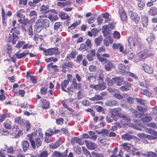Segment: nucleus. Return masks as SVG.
<instances>
[{"mask_svg":"<svg viewBox=\"0 0 157 157\" xmlns=\"http://www.w3.org/2000/svg\"><path fill=\"white\" fill-rule=\"evenodd\" d=\"M121 110L120 108L112 109L110 110L111 113V117L115 121H117L119 117L122 118L121 121L122 124H128L130 121V118L128 116L119 113V112Z\"/></svg>","mask_w":157,"mask_h":157,"instance_id":"f257e3e1","label":"nucleus"},{"mask_svg":"<svg viewBox=\"0 0 157 157\" xmlns=\"http://www.w3.org/2000/svg\"><path fill=\"white\" fill-rule=\"evenodd\" d=\"M49 21L48 19L39 18L35 23L34 27L36 32L40 33L42 27L46 29L49 26Z\"/></svg>","mask_w":157,"mask_h":157,"instance_id":"f03ea898","label":"nucleus"},{"mask_svg":"<svg viewBox=\"0 0 157 157\" xmlns=\"http://www.w3.org/2000/svg\"><path fill=\"white\" fill-rule=\"evenodd\" d=\"M134 117L139 118L142 117L141 120L143 122H147L151 120L153 118V114L151 113L144 114L141 113H138L137 112L133 109L131 110Z\"/></svg>","mask_w":157,"mask_h":157,"instance_id":"7ed1b4c3","label":"nucleus"},{"mask_svg":"<svg viewBox=\"0 0 157 157\" xmlns=\"http://www.w3.org/2000/svg\"><path fill=\"white\" fill-rule=\"evenodd\" d=\"M34 134L32 133L30 134H28V136L29 138V139L31 143V145L35 149L36 148L35 143L37 147H40L41 144V142L40 140V139L38 138L36 140L35 142L34 141Z\"/></svg>","mask_w":157,"mask_h":157,"instance_id":"20e7f679","label":"nucleus"},{"mask_svg":"<svg viewBox=\"0 0 157 157\" xmlns=\"http://www.w3.org/2000/svg\"><path fill=\"white\" fill-rule=\"evenodd\" d=\"M153 54V52L151 49H144L138 53L137 56L139 58L140 60L145 59L147 57L152 55Z\"/></svg>","mask_w":157,"mask_h":157,"instance_id":"39448f33","label":"nucleus"},{"mask_svg":"<svg viewBox=\"0 0 157 157\" xmlns=\"http://www.w3.org/2000/svg\"><path fill=\"white\" fill-rule=\"evenodd\" d=\"M10 32L11 33H12V35H13V44H15L17 40L19 39L18 35L20 34V31L17 27H14L11 29Z\"/></svg>","mask_w":157,"mask_h":157,"instance_id":"423d86ee","label":"nucleus"},{"mask_svg":"<svg viewBox=\"0 0 157 157\" xmlns=\"http://www.w3.org/2000/svg\"><path fill=\"white\" fill-rule=\"evenodd\" d=\"M58 51V48H50L44 50L43 51V54L45 56H52L55 54H56Z\"/></svg>","mask_w":157,"mask_h":157,"instance_id":"0eeeda50","label":"nucleus"},{"mask_svg":"<svg viewBox=\"0 0 157 157\" xmlns=\"http://www.w3.org/2000/svg\"><path fill=\"white\" fill-rule=\"evenodd\" d=\"M90 87L93 88L96 90H104L105 88V85L104 82L100 83L97 85H93V84L90 85Z\"/></svg>","mask_w":157,"mask_h":157,"instance_id":"6e6552de","label":"nucleus"},{"mask_svg":"<svg viewBox=\"0 0 157 157\" xmlns=\"http://www.w3.org/2000/svg\"><path fill=\"white\" fill-rule=\"evenodd\" d=\"M85 142L87 148L90 150H94L97 147L96 145L94 143H93L90 140H86Z\"/></svg>","mask_w":157,"mask_h":157,"instance_id":"1a4fd4ad","label":"nucleus"},{"mask_svg":"<svg viewBox=\"0 0 157 157\" xmlns=\"http://www.w3.org/2000/svg\"><path fill=\"white\" fill-rule=\"evenodd\" d=\"M113 48L114 50L119 49V51L122 53H124L123 45L120 43H113Z\"/></svg>","mask_w":157,"mask_h":157,"instance_id":"9d476101","label":"nucleus"},{"mask_svg":"<svg viewBox=\"0 0 157 157\" xmlns=\"http://www.w3.org/2000/svg\"><path fill=\"white\" fill-rule=\"evenodd\" d=\"M128 41L130 47L132 48L137 43V40L136 38L130 37L128 38Z\"/></svg>","mask_w":157,"mask_h":157,"instance_id":"9b49d317","label":"nucleus"},{"mask_svg":"<svg viewBox=\"0 0 157 157\" xmlns=\"http://www.w3.org/2000/svg\"><path fill=\"white\" fill-rule=\"evenodd\" d=\"M144 71L146 73L151 74L153 73V69L150 66L145 63H144L142 65Z\"/></svg>","mask_w":157,"mask_h":157,"instance_id":"f8f14e48","label":"nucleus"},{"mask_svg":"<svg viewBox=\"0 0 157 157\" xmlns=\"http://www.w3.org/2000/svg\"><path fill=\"white\" fill-rule=\"evenodd\" d=\"M59 131V130H58L54 129L53 130L49 128L47 130L45 133V135L46 137H50L53 134L57 133Z\"/></svg>","mask_w":157,"mask_h":157,"instance_id":"ddd939ff","label":"nucleus"},{"mask_svg":"<svg viewBox=\"0 0 157 157\" xmlns=\"http://www.w3.org/2000/svg\"><path fill=\"white\" fill-rule=\"evenodd\" d=\"M112 80L114 83H116L117 86H120L122 84L124 81L123 78L116 77L113 78Z\"/></svg>","mask_w":157,"mask_h":157,"instance_id":"4468645a","label":"nucleus"},{"mask_svg":"<svg viewBox=\"0 0 157 157\" xmlns=\"http://www.w3.org/2000/svg\"><path fill=\"white\" fill-rule=\"evenodd\" d=\"M29 15L30 17H33L30 19V21L32 23L34 22L37 18V14L36 12L34 10L30 12Z\"/></svg>","mask_w":157,"mask_h":157,"instance_id":"2eb2a0df","label":"nucleus"},{"mask_svg":"<svg viewBox=\"0 0 157 157\" xmlns=\"http://www.w3.org/2000/svg\"><path fill=\"white\" fill-rule=\"evenodd\" d=\"M117 104V102L115 100H109L106 101L105 103V105H106L109 106L113 107L116 106Z\"/></svg>","mask_w":157,"mask_h":157,"instance_id":"dca6fc26","label":"nucleus"},{"mask_svg":"<svg viewBox=\"0 0 157 157\" xmlns=\"http://www.w3.org/2000/svg\"><path fill=\"white\" fill-rule=\"evenodd\" d=\"M115 66L114 64L111 61H108L105 65V68L107 71H111V70L114 68Z\"/></svg>","mask_w":157,"mask_h":157,"instance_id":"f3484780","label":"nucleus"},{"mask_svg":"<svg viewBox=\"0 0 157 157\" xmlns=\"http://www.w3.org/2000/svg\"><path fill=\"white\" fill-rule=\"evenodd\" d=\"M86 78L90 84V85L93 84L96 79V77L95 75H86Z\"/></svg>","mask_w":157,"mask_h":157,"instance_id":"a211bd4d","label":"nucleus"},{"mask_svg":"<svg viewBox=\"0 0 157 157\" xmlns=\"http://www.w3.org/2000/svg\"><path fill=\"white\" fill-rule=\"evenodd\" d=\"M41 12H43L45 13H48L51 10L49 9V6L46 5H42L40 8Z\"/></svg>","mask_w":157,"mask_h":157,"instance_id":"6ab92c4d","label":"nucleus"},{"mask_svg":"<svg viewBox=\"0 0 157 157\" xmlns=\"http://www.w3.org/2000/svg\"><path fill=\"white\" fill-rule=\"evenodd\" d=\"M122 139L126 140H130L133 138V136L129 133H127L121 136Z\"/></svg>","mask_w":157,"mask_h":157,"instance_id":"aec40b11","label":"nucleus"},{"mask_svg":"<svg viewBox=\"0 0 157 157\" xmlns=\"http://www.w3.org/2000/svg\"><path fill=\"white\" fill-rule=\"evenodd\" d=\"M119 13L121 19L123 21H126L127 19V16L124 10L123 9L120 10L119 11Z\"/></svg>","mask_w":157,"mask_h":157,"instance_id":"412c9836","label":"nucleus"},{"mask_svg":"<svg viewBox=\"0 0 157 157\" xmlns=\"http://www.w3.org/2000/svg\"><path fill=\"white\" fill-rule=\"evenodd\" d=\"M142 155L145 157H157V155L152 151H147L143 153Z\"/></svg>","mask_w":157,"mask_h":157,"instance_id":"4be33fe9","label":"nucleus"},{"mask_svg":"<svg viewBox=\"0 0 157 157\" xmlns=\"http://www.w3.org/2000/svg\"><path fill=\"white\" fill-rule=\"evenodd\" d=\"M130 17L136 23H138L139 21L140 18L138 14L135 13H132Z\"/></svg>","mask_w":157,"mask_h":157,"instance_id":"5701e85b","label":"nucleus"},{"mask_svg":"<svg viewBox=\"0 0 157 157\" xmlns=\"http://www.w3.org/2000/svg\"><path fill=\"white\" fill-rule=\"evenodd\" d=\"M117 148H115L114 149V151L113 153L112 154L110 155L111 157H121L122 155V152L120 150L118 154L117 153Z\"/></svg>","mask_w":157,"mask_h":157,"instance_id":"b1692460","label":"nucleus"},{"mask_svg":"<svg viewBox=\"0 0 157 157\" xmlns=\"http://www.w3.org/2000/svg\"><path fill=\"white\" fill-rule=\"evenodd\" d=\"M125 52L124 53H123L124 55H126L127 56L128 59H132L134 55V54L132 51H129L127 52L126 51H124Z\"/></svg>","mask_w":157,"mask_h":157,"instance_id":"393cba45","label":"nucleus"},{"mask_svg":"<svg viewBox=\"0 0 157 157\" xmlns=\"http://www.w3.org/2000/svg\"><path fill=\"white\" fill-rule=\"evenodd\" d=\"M148 17L145 15H143L141 17V21L143 26L146 27L148 25Z\"/></svg>","mask_w":157,"mask_h":157,"instance_id":"a878e982","label":"nucleus"},{"mask_svg":"<svg viewBox=\"0 0 157 157\" xmlns=\"http://www.w3.org/2000/svg\"><path fill=\"white\" fill-rule=\"evenodd\" d=\"M149 15L154 16L157 13V8L155 7L151 8L148 12Z\"/></svg>","mask_w":157,"mask_h":157,"instance_id":"bb28decb","label":"nucleus"},{"mask_svg":"<svg viewBox=\"0 0 157 157\" xmlns=\"http://www.w3.org/2000/svg\"><path fill=\"white\" fill-rule=\"evenodd\" d=\"M28 54V52L26 53L25 52H23L22 53H19V52H17L14 54V57H16L18 59H21L22 58L26 56V55Z\"/></svg>","mask_w":157,"mask_h":157,"instance_id":"cd10ccee","label":"nucleus"},{"mask_svg":"<svg viewBox=\"0 0 157 157\" xmlns=\"http://www.w3.org/2000/svg\"><path fill=\"white\" fill-rule=\"evenodd\" d=\"M69 84V81L68 80H65L64 82H62L61 83V88L64 91L67 92V90L65 88H66Z\"/></svg>","mask_w":157,"mask_h":157,"instance_id":"c85d7f7f","label":"nucleus"},{"mask_svg":"<svg viewBox=\"0 0 157 157\" xmlns=\"http://www.w3.org/2000/svg\"><path fill=\"white\" fill-rule=\"evenodd\" d=\"M48 18L52 21H55L59 19L57 15L53 14H49L48 15Z\"/></svg>","mask_w":157,"mask_h":157,"instance_id":"c756f323","label":"nucleus"},{"mask_svg":"<svg viewBox=\"0 0 157 157\" xmlns=\"http://www.w3.org/2000/svg\"><path fill=\"white\" fill-rule=\"evenodd\" d=\"M21 144L24 151H25L28 148L29 145V142L26 140L22 142Z\"/></svg>","mask_w":157,"mask_h":157,"instance_id":"7c9ffc66","label":"nucleus"},{"mask_svg":"<svg viewBox=\"0 0 157 157\" xmlns=\"http://www.w3.org/2000/svg\"><path fill=\"white\" fill-rule=\"evenodd\" d=\"M60 145V140H57L55 144H52L49 145V147L52 149H56Z\"/></svg>","mask_w":157,"mask_h":157,"instance_id":"2f4dec72","label":"nucleus"},{"mask_svg":"<svg viewBox=\"0 0 157 157\" xmlns=\"http://www.w3.org/2000/svg\"><path fill=\"white\" fill-rule=\"evenodd\" d=\"M126 69V67L124 65L122 64H119V71L121 73L124 74L125 73Z\"/></svg>","mask_w":157,"mask_h":157,"instance_id":"473e14b6","label":"nucleus"},{"mask_svg":"<svg viewBox=\"0 0 157 157\" xmlns=\"http://www.w3.org/2000/svg\"><path fill=\"white\" fill-rule=\"evenodd\" d=\"M104 44L106 47H108L109 44H112L113 42L112 39L110 38H108L105 39L103 40Z\"/></svg>","mask_w":157,"mask_h":157,"instance_id":"72a5a7b5","label":"nucleus"},{"mask_svg":"<svg viewBox=\"0 0 157 157\" xmlns=\"http://www.w3.org/2000/svg\"><path fill=\"white\" fill-rule=\"evenodd\" d=\"M102 36H100L94 39V42L97 46H99L102 41Z\"/></svg>","mask_w":157,"mask_h":157,"instance_id":"f704fd0d","label":"nucleus"},{"mask_svg":"<svg viewBox=\"0 0 157 157\" xmlns=\"http://www.w3.org/2000/svg\"><path fill=\"white\" fill-rule=\"evenodd\" d=\"M11 122L10 121L7 120L4 123V127L7 129H10L11 128Z\"/></svg>","mask_w":157,"mask_h":157,"instance_id":"c9c22d12","label":"nucleus"},{"mask_svg":"<svg viewBox=\"0 0 157 157\" xmlns=\"http://www.w3.org/2000/svg\"><path fill=\"white\" fill-rule=\"evenodd\" d=\"M142 94H144L147 96H151V93L147 90H142L140 91Z\"/></svg>","mask_w":157,"mask_h":157,"instance_id":"e433bc0d","label":"nucleus"},{"mask_svg":"<svg viewBox=\"0 0 157 157\" xmlns=\"http://www.w3.org/2000/svg\"><path fill=\"white\" fill-rule=\"evenodd\" d=\"M102 97L99 95H96L93 98H90V100L91 101H96L102 99Z\"/></svg>","mask_w":157,"mask_h":157,"instance_id":"4c0bfd02","label":"nucleus"},{"mask_svg":"<svg viewBox=\"0 0 157 157\" xmlns=\"http://www.w3.org/2000/svg\"><path fill=\"white\" fill-rule=\"evenodd\" d=\"M105 82L109 86H112L114 82L113 80H112L111 79L108 77H106L105 78Z\"/></svg>","mask_w":157,"mask_h":157,"instance_id":"58836bf2","label":"nucleus"},{"mask_svg":"<svg viewBox=\"0 0 157 157\" xmlns=\"http://www.w3.org/2000/svg\"><path fill=\"white\" fill-rule=\"evenodd\" d=\"M124 97L127 99L128 102L130 104L132 103L133 102V99L132 98L130 97L127 94L124 95Z\"/></svg>","mask_w":157,"mask_h":157,"instance_id":"ea45409f","label":"nucleus"},{"mask_svg":"<svg viewBox=\"0 0 157 157\" xmlns=\"http://www.w3.org/2000/svg\"><path fill=\"white\" fill-rule=\"evenodd\" d=\"M60 16L61 18L63 19H69V16L68 14L64 12L61 13Z\"/></svg>","mask_w":157,"mask_h":157,"instance_id":"a19ab883","label":"nucleus"},{"mask_svg":"<svg viewBox=\"0 0 157 157\" xmlns=\"http://www.w3.org/2000/svg\"><path fill=\"white\" fill-rule=\"evenodd\" d=\"M62 104L64 107L66 109L70 111H74L71 108L69 107L66 103L65 101H62Z\"/></svg>","mask_w":157,"mask_h":157,"instance_id":"79ce46f5","label":"nucleus"},{"mask_svg":"<svg viewBox=\"0 0 157 157\" xmlns=\"http://www.w3.org/2000/svg\"><path fill=\"white\" fill-rule=\"evenodd\" d=\"M52 155L53 157H62L63 156L60 152L57 151H54Z\"/></svg>","mask_w":157,"mask_h":157,"instance_id":"37998d69","label":"nucleus"},{"mask_svg":"<svg viewBox=\"0 0 157 157\" xmlns=\"http://www.w3.org/2000/svg\"><path fill=\"white\" fill-rule=\"evenodd\" d=\"M42 108L43 109H48L49 107V102L46 100H44L43 102Z\"/></svg>","mask_w":157,"mask_h":157,"instance_id":"c03bdc74","label":"nucleus"},{"mask_svg":"<svg viewBox=\"0 0 157 157\" xmlns=\"http://www.w3.org/2000/svg\"><path fill=\"white\" fill-rule=\"evenodd\" d=\"M97 57L98 59L101 62H104L106 61V59L101 56L99 54H97Z\"/></svg>","mask_w":157,"mask_h":157,"instance_id":"a18cd8bd","label":"nucleus"},{"mask_svg":"<svg viewBox=\"0 0 157 157\" xmlns=\"http://www.w3.org/2000/svg\"><path fill=\"white\" fill-rule=\"evenodd\" d=\"M82 148L86 155L89 157H92L90 155V152L87 149L85 148L84 147H82Z\"/></svg>","mask_w":157,"mask_h":157,"instance_id":"49530a36","label":"nucleus"},{"mask_svg":"<svg viewBox=\"0 0 157 157\" xmlns=\"http://www.w3.org/2000/svg\"><path fill=\"white\" fill-rule=\"evenodd\" d=\"M25 42L23 40H21L16 45L15 47L19 48L21 47L25 44Z\"/></svg>","mask_w":157,"mask_h":157,"instance_id":"de8ad7c7","label":"nucleus"},{"mask_svg":"<svg viewBox=\"0 0 157 157\" xmlns=\"http://www.w3.org/2000/svg\"><path fill=\"white\" fill-rule=\"evenodd\" d=\"M6 39L9 42H12L13 44V35H11V34H9L8 36L6 37Z\"/></svg>","mask_w":157,"mask_h":157,"instance_id":"09e8293b","label":"nucleus"},{"mask_svg":"<svg viewBox=\"0 0 157 157\" xmlns=\"http://www.w3.org/2000/svg\"><path fill=\"white\" fill-rule=\"evenodd\" d=\"M109 131L108 130L105 129H102V130L100 132H98L99 134L102 133L106 136H109Z\"/></svg>","mask_w":157,"mask_h":157,"instance_id":"8fccbe9b","label":"nucleus"},{"mask_svg":"<svg viewBox=\"0 0 157 157\" xmlns=\"http://www.w3.org/2000/svg\"><path fill=\"white\" fill-rule=\"evenodd\" d=\"M113 36L115 38L119 39L121 35L119 32L117 31H115L113 32Z\"/></svg>","mask_w":157,"mask_h":157,"instance_id":"3c124183","label":"nucleus"},{"mask_svg":"<svg viewBox=\"0 0 157 157\" xmlns=\"http://www.w3.org/2000/svg\"><path fill=\"white\" fill-rule=\"evenodd\" d=\"M139 84L140 86L142 87L147 88V83L146 81L145 80L139 82Z\"/></svg>","mask_w":157,"mask_h":157,"instance_id":"603ef678","label":"nucleus"},{"mask_svg":"<svg viewBox=\"0 0 157 157\" xmlns=\"http://www.w3.org/2000/svg\"><path fill=\"white\" fill-rule=\"evenodd\" d=\"M80 24V21L75 22L72 24L71 25L68 27V28H72V29H74L77 25H78Z\"/></svg>","mask_w":157,"mask_h":157,"instance_id":"864d4df0","label":"nucleus"},{"mask_svg":"<svg viewBox=\"0 0 157 157\" xmlns=\"http://www.w3.org/2000/svg\"><path fill=\"white\" fill-rule=\"evenodd\" d=\"M137 101L138 103L142 105H144L146 103V101L142 99L136 98Z\"/></svg>","mask_w":157,"mask_h":157,"instance_id":"5fc2aeb1","label":"nucleus"},{"mask_svg":"<svg viewBox=\"0 0 157 157\" xmlns=\"http://www.w3.org/2000/svg\"><path fill=\"white\" fill-rule=\"evenodd\" d=\"M86 45L84 44H80L79 50L82 52H83L86 50Z\"/></svg>","mask_w":157,"mask_h":157,"instance_id":"6e6d98bb","label":"nucleus"},{"mask_svg":"<svg viewBox=\"0 0 157 157\" xmlns=\"http://www.w3.org/2000/svg\"><path fill=\"white\" fill-rule=\"evenodd\" d=\"M130 145L127 143H124L123 144V147L126 151H128L130 149Z\"/></svg>","mask_w":157,"mask_h":157,"instance_id":"4d7b16f0","label":"nucleus"},{"mask_svg":"<svg viewBox=\"0 0 157 157\" xmlns=\"http://www.w3.org/2000/svg\"><path fill=\"white\" fill-rule=\"evenodd\" d=\"M146 131L147 132H148L150 134H151L153 135H154L155 136H156V135H157V132L151 129H147Z\"/></svg>","mask_w":157,"mask_h":157,"instance_id":"13d9d810","label":"nucleus"},{"mask_svg":"<svg viewBox=\"0 0 157 157\" xmlns=\"http://www.w3.org/2000/svg\"><path fill=\"white\" fill-rule=\"evenodd\" d=\"M63 119L61 117H59L56 119V122L57 124H63Z\"/></svg>","mask_w":157,"mask_h":157,"instance_id":"bf43d9fd","label":"nucleus"},{"mask_svg":"<svg viewBox=\"0 0 157 157\" xmlns=\"http://www.w3.org/2000/svg\"><path fill=\"white\" fill-rule=\"evenodd\" d=\"M62 25V23L60 22H56L54 25V28L55 30H57Z\"/></svg>","mask_w":157,"mask_h":157,"instance_id":"052dcab7","label":"nucleus"},{"mask_svg":"<svg viewBox=\"0 0 157 157\" xmlns=\"http://www.w3.org/2000/svg\"><path fill=\"white\" fill-rule=\"evenodd\" d=\"M89 134L91 136V138L94 140H96L97 138V135L95 134V133L92 131H89Z\"/></svg>","mask_w":157,"mask_h":157,"instance_id":"680f3d73","label":"nucleus"},{"mask_svg":"<svg viewBox=\"0 0 157 157\" xmlns=\"http://www.w3.org/2000/svg\"><path fill=\"white\" fill-rule=\"evenodd\" d=\"M137 109L139 111L142 112H146L147 110L146 108H144L143 107L141 106H138Z\"/></svg>","mask_w":157,"mask_h":157,"instance_id":"e2e57ef3","label":"nucleus"},{"mask_svg":"<svg viewBox=\"0 0 157 157\" xmlns=\"http://www.w3.org/2000/svg\"><path fill=\"white\" fill-rule=\"evenodd\" d=\"M47 88L46 87H42L40 89L41 94L43 95L46 94L47 93Z\"/></svg>","mask_w":157,"mask_h":157,"instance_id":"0e129e2a","label":"nucleus"},{"mask_svg":"<svg viewBox=\"0 0 157 157\" xmlns=\"http://www.w3.org/2000/svg\"><path fill=\"white\" fill-rule=\"evenodd\" d=\"M95 21V17H91L89 18L87 20V22L91 24L93 23Z\"/></svg>","mask_w":157,"mask_h":157,"instance_id":"69168bd1","label":"nucleus"},{"mask_svg":"<svg viewBox=\"0 0 157 157\" xmlns=\"http://www.w3.org/2000/svg\"><path fill=\"white\" fill-rule=\"evenodd\" d=\"M91 154L92 157H103L102 155L97 154L94 151H93L91 153Z\"/></svg>","mask_w":157,"mask_h":157,"instance_id":"338daca9","label":"nucleus"},{"mask_svg":"<svg viewBox=\"0 0 157 157\" xmlns=\"http://www.w3.org/2000/svg\"><path fill=\"white\" fill-rule=\"evenodd\" d=\"M48 155V152L46 151H42L40 155V157H47Z\"/></svg>","mask_w":157,"mask_h":157,"instance_id":"774afa93","label":"nucleus"}]
</instances>
